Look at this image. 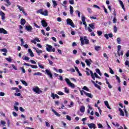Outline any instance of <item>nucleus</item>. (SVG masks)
Here are the masks:
<instances>
[{
  "mask_svg": "<svg viewBox=\"0 0 129 129\" xmlns=\"http://www.w3.org/2000/svg\"><path fill=\"white\" fill-rule=\"evenodd\" d=\"M119 3L123 11H125V8H124V5H123L122 1H121V0H119Z\"/></svg>",
  "mask_w": 129,
  "mask_h": 129,
  "instance_id": "aec40b11",
  "label": "nucleus"
},
{
  "mask_svg": "<svg viewBox=\"0 0 129 129\" xmlns=\"http://www.w3.org/2000/svg\"><path fill=\"white\" fill-rule=\"evenodd\" d=\"M125 55L126 57H129V50H127L126 54H125Z\"/></svg>",
  "mask_w": 129,
  "mask_h": 129,
  "instance_id": "774afa93",
  "label": "nucleus"
},
{
  "mask_svg": "<svg viewBox=\"0 0 129 129\" xmlns=\"http://www.w3.org/2000/svg\"><path fill=\"white\" fill-rule=\"evenodd\" d=\"M52 2L53 3V8H56V7L58 6V4H57V2H56V1L52 0Z\"/></svg>",
  "mask_w": 129,
  "mask_h": 129,
  "instance_id": "bb28decb",
  "label": "nucleus"
},
{
  "mask_svg": "<svg viewBox=\"0 0 129 129\" xmlns=\"http://www.w3.org/2000/svg\"><path fill=\"white\" fill-rule=\"evenodd\" d=\"M0 34H8V31L3 28H0Z\"/></svg>",
  "mask_w": 129,
  "mask_h": 129,
  "instance_id": "2eb2a0df",
  "label": "nucleus"
},
{
  "mask_svg": "<svg viewBox=\"0 0 129 129\" xmlns=\"http://www.w3.org/2000/svg\"><path fill=\"white\" fill-rule=\"evenodd\" d=\"M21 82H22V84L25 85V86H28V83L26 82V81L21 80Z\"/></svg>",
  "mask_w": 129,
  "mask_h": 129,
  "instance_id": "2f4dec72",
  "label": "nucleus"
},
{
  "mask_svg": "<svg viewBox=\"0 0 129 129\" xmlns=\"http://www.w3.org/2000/svg\"><path fill=\"white\" fill-rule=\"evenodd\" d=\"M94 75L95 77H96V78H98V79L100 78V77L98 76V75H97V74H96V73H95L94 74Z\"/></svg>",
  "mask_w": 129,
  "mask_h": 129,
  "instance_id": "5fc2aeb1",
  "label": "nucleus"
},
{
  "mask_svg": "<svg viewBox=\"0 0 129 129\" xmlns=\"http://www.w3.org/2000/svg\"><path fill=\"white\" fill-rule=\"evenodd\" d=\"M19 109L21 112H25V109H24L22 107H20Z\"/></svg>",
  "mask_w": 129,
  "mask_h": 129,
  "instance_id": "a18cd8bd",
  "label": "nucleus"
},
{
  "mask_svg": "<svg viewBox=\"0 0 129 129\" xmlns=\"http://www.w3.org/2000/svg\"><path fill=\"white\" fill-rule=\"evenodd\" d=\"M87 11H88V13H89V14H91V13H92V10L90 8H88Z\"/></svg>",
  "mask_w": 129,
  "mask_h": 129,
  "instance_id": "c03bdc74",
  "label": "nucleus"
},
{
  "mask_svg": "<svg viewBox=\"0 0 129 129\" xmlns=\"http://www.w3.org/2000/svg\"><path fill=\"white\" fill-rule=\"evenodd\" d=\"M90 72L91 77H92L93 80H95V76H94V74H93V72H92V71H90Z\"/></svg>",
  "mask_w": 129,
  "mask_h": 129,
  "instance_id": "cd10ccee",
  "label": "nucleus"
},
{
  "mask_svg": "<svg viewBox=\"0 0 129 129\" xmlns=\"http://www.w3.org/2000/svg\"><path fill=\"white\" fill-rule=\"evenodd\" d=\"M64 92H66V93H69V89H68L67 87L64 88Z\"/></svg>",
  "mask_w": 129,
  "mask_h": 129,
  "instance_id": "a19ab883",
  "label": "nucleus"
},
{
  "mask_svg": "<svg viewBox=\"0 0 129 129\" xmlns=\"http://www.w3.org/2000/svg\"><path fill=\"white\" fill-rule=\"evenodd\" d=\"M57 94H58V95H64V93L61 91H58Z\"/></svg>",
  "mask_w": 129,
  "mask_h": 129,
  "instance_id": "4d7b16f0",
  "label": "nucleus"
},
{
  "mask_svg": "<svg viewBox=\"0 0 129 129\" xmlns=\"http://www.w3.org/2000/svg\"><path fill=\"white\" fill-rule=\"evenodd\" d=\"M109 70H110V73H111V74H114V72H113V71L112 70V69H111V68H109Z\"/></svg>",
  "mask_w": 129,
  "mask_h": 129,
  "instance_id": "680f3d73",
  "label": "nucleus"
},
{
  "mask_svg": "<svg viewBox=\"0 0 129 129\" xmlns=\"http://www.w3.org/2000/svg\"><path fill=\"white\" fill-rule=\"evenodd\" d=\"M89 26L90 27V28H91V29H92L93 30H94L95 29V27L94 26V23H93L91 24H89Z\"/></svg>",
  "mask_w": 129,
  "mask_h": 129,
  "instance_id": "72a5a7b5",
  "label": "nucleus"
},
{
  "mask_svg": "<svg viewBox=\"0 0 129 129\" xmlns=\"http://www.w3.org/2000/svg\"><path fill=\"white\" fill-rule=\"evenodd\" d=\"M90 72L91 77H92L93 80H95V76H94V74H93V72H92V71H90Z\"/></svg>",
  "mask_w": 129,
  "mask_h": 129,
  "instance_id": "c85d7f7f",
  "label": "nucleus"
},
{
  "mask_svg": "<svg viewBox=\"0 0 129 129\" xmlns=\"http://www.w3.org/2000/svg\"><path fill=\"white\" fill-rule=\"evenodd\" d=\"M26 20H25V19L22 18L21 20V25H22V26H25V25L26 24Z\"/></svg>",
  "mask_w": 129,
  "mask_h": 129,
  "instance_id": "4be33fe9",
  "label": "nucleus"
},
{
  "mask_svg": "<svg viewBox=\"0 0 129 129\" xmlns=\"http://www.w3.org/2000/svg\"><path fill=\"white\" fill-rule=\"evenodd\" d=\"M105 105L109 109H111V108H110V106H109V104H108V101H104Z\"/></svg>",
  "mask_w": 129,
  "mask_h": 129,
  "instance_id": "393cba45",
  "label": "nucleus"
},
{
  "mask_svg": "<svg viewBox=\"0 0 129 129\" xmlns=\"http://www.w3.org/2000/svg\"><path fill=\"white\" fill-rule=\"evenodd\" d=\"M6 59L7 60V61H8V62H12V58L11 57H7Z\"/></svg>",
  "mask_w": 129,
  "mask_h": 129,
  "instance_id": "13d9d810",
  "label": "nucleus"
},
{
  "mask_svg": "<svg viewBox=\"0 0 129 129\" xmlns=\"http://www.w3.org/2000/svg\"><path fill=\"white\" fill-rule=\"evenodd\" d=\"M69 4L70 5H74V0H70Z\"/></svg>",
  "mask_w": 129,
  "mask_h": 129,
  "instance_id": "603ef678",
  "label": "nucleus"
},
{
  "mask_svg": "<svg viewBox=\"0 0 129 129\" xmlns=\"http://www.w3.org/2000/svg\"><path fill=\"white\" fill-rule=\"evenodd\" d=\"M60 34H61L62 37H63V38H65L66 37L65 34L64 33V31H60Z\"/></svg>",
  "mask_w": 129,
  "mask_h": 129,
  "instance_id": "e433bc0d",
  "label": "nucleus"
},
{
  "mask_svg": "<svg viewBox=\"0 0 129 129\" xmlns=\"http://www.w3.org/2000/svg\"><path fill=\"white\" fill-rule=\"evenodd\" d=\"M92 83L94 84V86H95L97 88H98V89H99L100 90V89H101V88H100V86L95 83V82H94V81H92Z\"/></svg>",
  "mask_w": 129,
  "mask_h": 129,
  "instance_id": "a211bd4d",
  "label": "nucleus"
},
{
  "mask_svg": "<svg viewBox=\"0 0 129 129\" xmlns=\"http://www.w3.org/2000/svg\"><path fill=\"white\" fill-rule=\"evenodd\" d=\"M104 37H105V38H106V39L107 40H108V39H109L108 34H105L104 35Z\"/></svg>",
  "mask_w": 129,
  "mask_h": 129,
  "instance_id": "052dcab7",
  "label": "nucleus"
},
{
  "mask_svg": "<svg viewBox=\"0 0 129 129\" xmlns=\"http://www.w3.org/2000/svg\"><path fill=\"white\" fill-rule=\"evenodd\" d=\"M118 110L120 112V115H121V116H123L124 115V112H123L122 109H121L120 108H119Z\"/></svg>",
  "mask_w": 129,
  "mask_h": 129,
  "instance_id": "5701e85b",
  "label": "nucleus"
},
{
  "mask_svg": "<svg viewBox=\"0 0 129 129\" xmlns=\"http://www.w3.org/2000/svg\"><path fill=\"white\" fill-rule=\"evenodd\" d=\"M80 41L81 46H83V45H88L89 44V40L87 39V37L84 36V38L82 37H80Z\"/></svg>",
  "mask_w": 129,
  "mask_h": 129,
  "instance_id": "f257e3e1",
  "label": "nucleus"
},
{
  "mask_svg": "<svg viewBox=\"0 0 129 129\" xmlns=\"http://www.w3.org/2000/svg\"><path fill=\"white\" fill-rule=\"evenodd\" d=\"M116 79L117 80L118 83H120V78L117 75H115Z\"/></svg>",
  "mask_w": 129,
  "mask_h": 129,
  "instance_id": "c9c22d12",
  "label": "nucleus"
},
{
  "mask_svg": "<svg viewBox=\"0 0 129 129\" xmlns=\"http://www.w3.org/2000/svg\"><path fill=\"white\" fill-rule=\"evenodd\" d=\"M36 42H38V43H40L41 42V41H40V39H39L38 37H36L34 40H31V42L33 43V44H35V45L37 44Z\"/></svg>",
  "mask_w": 129,
  "mask_h": 129,
  "instance_id": "9b49d317",
  "label": "nucleus"
},
{
  "mask_svg": "<svg viewBox=\"0 0 129 129\" xmlns=\"http://www.w3.org/2000/svg\"><path fill=\"white\" fill-rule=\"evenodd\" d=\"M74 11L73 10V7L72 6H70V12L72 16H73V12Z\"/></svg>",
  "mask_w": 129,
  "mask_h": 129,
  "instance_id": "b1692460",
  "label": "nucleus"
},
{
  "mask_svg": "<svg viewBox=\"0 0 129 129\" xmlns=\"http://www.w3.org/2000/svg\"><path fill=\"white\" fill-rule=\"evenodd\" d=\"M120 49H121V46H120V45H118L117 46V54H118V56H120V53H119V51H120Z\"/></svg>",
  "mask_w": 129,
  "mask_h": 129,
  "instance_id": "412c9836",
  "label": "nucleus"
},
{
  "mask_svg": "<svg viewBox=\"0 0 129 129\" xmlns=\"http://www.w3.org/2000/svg\"><path fill=\"white\" fill-rule=\"evenodd\" d=\"M67 24L70 25V26H71L73 28H75V25H74V23H73V21L69 18L67 19Z\"/></svg>",
  "mask_w": 129,
  "mask_h": 129,
  "instance_id": "39448f33",
  "label": "nucleus"
},
{
  "mask_svg": "<svg viewBox=\"0 0 129 129\" xmlns=\"http://www.w3.org/2000/svg\"><path fill=\"white\" fill-rule=\"evenodd\" d=\"M116 21H117V20H116V17H114V18H113V23L114 24H115V23H116Z\"/></svg>",
  "mask_w": 129,
  "mask_h": 129,
  "instance_id": "6e6d98bb",
  "label": "nucleus"
},
{
  "mask_svg": "<svg viewBox=\"0 0 129 129\" xmlns=\"http://www.w3.org/2000/svg\"><path fill=\"white\" fill-rule=\"evenodd\" d=\"M17 8H18L19 10L20 11V12H22L23 14L25 15V16H28V14L27 13L25 12V9H24V8L20 6L19 5L17 6Z\"/></svg>",
  "mask_w": 129,
  "mask_h": 129,
  "instance_id": "0eeeda50",
  "label": "nucleus"
},
{
  "mask_svg": "<svg viewBox=\"0 0 129 129\" xmlns=\"http://www.w3.org/2000/svg\"><path fill=\"white\" fill-rule=\"evenodd\" d=\"M96 72L98 73V74H99L100 76H101L102 75V74H101V72H100V70H99V69H96Z\"/></svg>",
  "mask_w": 129,
  "mask_h": 129,
  "instance_id": "473e14b6",
  "label": "nucleus"
},
{
  "mask_svg": "<svg viewBox=\"0 0 129 129\" xmlns=\"http://www.w3.org/2000/svg\"><path fill=\"white\" fill-rule=\"evenodd\" d=\"M46 51H47V52H52V49L53 48V46H52V45L46 44Z\"/></svg>",
  "mask_w": 129,
  "mask_h": 129,
  "instance_id": "6e6552de",
  "label": "nucleus"
},
{
  "mask_svg": "<svg viewBox=\"0 0 129 129\" xmlns=\"http://www.w3.org/2000/svg\"><path fill=\"white\" fill-rule=\"evenodd\" d=\"M107 84L108 85V88H109L110 89H111V88H112V86L110 85L109 82H107Z\"/></svg>",
  "mask_w": 129,
  "mask_h": 129,
  "instance_id": "09e8293b",
  "label": "nucleus"
},
{
  "mask_svg": "<svg viewBox=\"0 0 129 129\" xmlns=\"http://www.w3.org/2000/svg\"><path fill=\"white\" fill-rule=\"evenodd\" d=\"M76 14H78V17H79V18H80V15H81V13H80V12L79 11H78V10H77L76 11Z\"/></svg>",
  "mask_w": 129,
  "mask_h": 129,
  "instance_id": "de8ad7c7",
  "label": "nucleus"
},
{
  "mask_svg": "<svg viewBox=\"0 0 129 129\" xmlns=\"http://www.w3.org/2000/svg\"><path fill=\"white\" fill-rule=\"evenodd\" d=\"M52 111L54 112V113L55 114V115H56V116H61V115L58 113V112H57V111H56V110H55L54 109H52Z\"/></svg>",
  "mask_w": 129,
  "mask_h": 129,
  "instance_id": "c756f323",
  "label": "nucleus"
},
{
  "mask_svg": "<svg viewBox=\"0 0 129 129\" xmlns=\"http://www.w3.org/2000/svg\"><path fill=\"white\" fill-rule=\"evenodd\" d=\"M33 76H42V73H40V72H37V73H35L34 74H33Z\"/></svg>",
  "mask_w": 129,
  "mask_h": 129,
  "instance_id": "7c9ffc66",
  "label": "nucleus"
},
{
  "mask_svg": "<svg viewBox=\"0 0 129 129\" xmlns=\"http://www.w3.org/2000/svg\"><path fill=\"white\" fill-rule=\"evenodd\" d=\"M2 52H4L5 53H8V50L6 48H3L1 49Z\"/></svg>",
  "mask_w": 129,
  "mask_h": 129,
  "instance_id": "8fccbe9b",
  "label": "nucleus"
},
{
  "mask_svg": "<svg viewBox=\"0 0 129 129\" xmlns=\"http://www.w3.org/2000/svg\"><path fill=\"white\" fill-rule=\"evenodd\" d=\"M97 33L98 36H101V35H102V31H97Z\"/></svg>",
  "mask_w": 129,
  "mask_h": 129,
  "instance_id": "49530a36",
  "label": "nucleus"
},
{
  "mask_svg": "<svg viewBox=\"0 0 129 129\" xmlns=\"http://www.w3.org/2000/svg\"><path fill=\"white\" fill-rule=\"evenodd\" d=\"M65 81L67 82L68 85H69V86H70V87H72V88H75V85H74V84L71 83V82L70 81V80H69V79L66 78Z\"/></svg>",
  "mask_w": 129,
  "mask_h": 129,
  "instance_id": "20e7f679",
  "label": "nucleus"
},
{
  "mask_svg": "<svg viewBox=\"0 0 129 129\" xmlns=\"http://www.w3.org/2000/svg\"><path fill=\"white\" fill-rule=\"evenodd\" d=\"M51 97H52L53 99H55V97L57 99H59V96H58V95H57V94H54V93H51Z\"/></svg>",
  "mask_w": 129,
  "mask_h": 129,
  "instance_id": "f3484780",
  "label": "nucleus"
},
{
  "mask_svg": "<svg viewBox=\"0 0 129 129\" xmlns=\"http://www.w3.org/2000/svg\"><path fill=\"white\" fill-rule=\"evenodd\" d=\"M30 67H31V68H33V69H37V68H38V66L31 64V66H30Z\"/></svg>",
  "mask_w": 129,
  "mask_h": 129,
  "instance_id": "58836bf2",
  "label": "nucleus"
},
{
  "mask_svg": "<svg viewBox=\"0 0 129 129\" xmlns=\"http://www.w3.org/2000/svg\"><path fill=\"white\" fill-rule=\"evenodd\" d=\"M23 60H25L26 61H29V60H30V57L28 56H25L24 58H23Z\"/></svg>",
  "mask_w": 129,
  "mask_h": 129,
  "instance_id": "3c124183",
  "label": "nucleus"
},
{
  "mask_svg": "<svg viewBox=\"0 0 129 129\" xmlns=\"http://www.w3.org/2000/svg\"><path fill=\"white\" fill-rule=\"evenodd\" d=\"M33 91L34 92H35V93H37V94H40V93H43V91L42 90L40 89V88L38 87H35L32 89Z\"/></svg>",
  "mask_w": 129,
  "mask_h": 129,
  "instance_id": "7ed1b4c3",
  "label": "nucleus"
},
{
  "mask_svg": "<svg viewBox=\"0 0 129 129\" xmlns=\"http://www.w3.org/2000/svg\"><path fill=\"white\" fill-rule=\"evenodd\" d=\"M21 70L23 73H26V70H25V68H24V67H21Z\"/></svg>",
  "mask_w": 129,
  "mask_h": 129,
  "instance_id": "864d4df0",
  "label": "nucleus"
},
{
  "mask_svg": "<svg viewBox=\"0 0 129 129\" xmlns=\"http://www.w3.org/2000/svg\"><path fill=\"white\" fill-rule=\"evenodd\" d=\"M6 3L8 4V5H6L7 7L11 6V2H10V0H6Z\"/></svg>",
  "mask_w": 129,
  "mask_h": 129,
  "instance_id": "37998d69",
  "label": "nucleus"
},
{
  "mask_svg": "<svg viewBox=\"0 0 129 129\" xmlns=\"http://www.w3.org/2000/svg\"><path fill=\"white\" fill-rule=\"evenodd\" d=\"M25 29L27 30V31L29 32H31L33 30V28L31 26V25L26 26Z\"/></svg>",
  "mask_w": 129,
  "mask_h": 129,
  "instance_id": "6ab92c4d",
  "label": "nucleus"
},
{
  "mask_svg": "<svg viewBox=\"0 0 129 129\" xmlns=\"http://www.w3.org/2000/svg\"><path fill=\"white\" fill-rule=\"evenodd\" d=\"M45 74H47V76L51 79H53V75H52V73L49 70H45Z\"/></svg>",
  "mask_w": 129,
  "mask_h": 129,
  "instance_id": "423d86ee",
  "label": "nucleus"
},
{
  "mask_svg": "<svg viewBox=\"0 0 129 129\" xmlns=\"http://www.w3.org/2000/svg\"><path fill=\"white\" fill-rule=\"evenodd\" d=\"M83 89L84 90H86V91H89V89H88V88L86 86H84Z\"/></svg>",
  "mask_w": 129,
  "mask_h": 129,
  "instance_id": "ea45409f",
  "label": "nucleus"
},
{
  "mask_svg": "<svg viewBox=\"0 0 129 129\" xmlns=\"http://www.w3.org/2000/svg\"><path fill=\"white\" fill-rule=\"evenodd\" d=\"M33 49L34 50H35V51H36V53H37V54L39 56H40V54H42V53L43 52V51H42V50H39V48H38L34 47Z\"/></svg>",
  "mask_w": 129,
  "mask_h": 129,
  "instance_id": "9d476101",
  "label": "nucleus"
},
{
  "mask_svg": "<svg viewBox=\"0 0 129 129\" xmlns=\"http://www.w3.org/2000/svg\"><path fill=\"white\" fill-rule=\"evenodd\" d=\"M120 42H121V40L120 39V38L118 37V38H117V43L118 44H120Z\"/></svg>",
  "mask_w": 129,
  "mask_h": 129,
  "instance_id": "79ce46f5",
  "label": "nucleus"
},
{
  "mask_svg": "<svg viewBox=\"0 0 129 129\" xmlns=\"http://www.w3.org/2000/svg\"><path fill=\"white\" fill-rule=\"evenodd\" d=\"M37 14H40L41 15H42V16H48V10H45L44 12V9H41L38 10L36 12Z\"/></svg>",
  "mask_w": 129,
  "mask_h": 129,
  "instance_id": "f03ea898",
  "label": "nucleus"
},
{
  "mask_svg": "<svg viewBox=\"0 0 129 129\" xmlns=\"http://www.w3.org/2000/svg\"><path fill=\"white\" fill-rule=\"evenodd\" d=\"M113 30L114 33H116L117 32V27H116V26L114 25L113 26Z\"/></svg>",
  "mask_w": 129,
  "mask_h": 129,
  "instance_id": "4c0bfd02",
  "label": "nucleus"
},
{
  "mask_svg": "<svg viewBox=\"0 0 129 129\" xmlns=\"http://www.w3.org/2000/svg\"><path fill=\"white\" fill-rule=\"evenodd\" d=\"M12 67L14 70H18V68H17V67L15 66V64H12Z\"/></svg>",
  "mask_w": 129,
  "mask_h": 129,
  "instance_id": "bf43d9fd",
  "label": "nucleus"
},
{
  "mask_svg": "<svg viewBox=\"0 0 129 129\" xmlns=\"http://www.w3.org/2000/svg\"><path fill=\"white\" fill-rule=\"evenodd\" d=\"M83 93L87 96V97H89L90 98H92V97H93V95H92L91 93H87L85 91H83Z\"/></svg>",
  "mask_w": 129,
  "mask_h": 129,
  "instance_id": "ddd939ff",
  "label": "nucleus"
},
{
  "mask_svg": "<svg viewBox=\"0 0 129 129\" xmlns=\"http://www.w3.org/2000/svg\"><path fill=\"white\" fill-rule=\"evenodd\" d=\"M0 16H1L2 20H6V14L2 11H0Z\"/></svg>",
  "mask_w": 129,
  "mask_h": 129,
  "instance_id": "dca6fc26",
  "label": "nucleus"
},
{
  "mask_svg": "<svg viewBox=\"0 0 129 129\" xmlns=\"http://www.w3.org/2000/svg\"><path fill=\"white\" fill-rule=\"evenodd\" d=\"M12 113L14 116H18V114L16 112L13 111Z\"/></svg>",
  "mask_w": 129,
  "mask_h": 129,
  "instance_id": "338daca9",
  "label": "nucleus"
},
{
  "mask_svg": "<svg viewBox=\"0 0 129 129\" xmlns=\"http://www.w3.org/2000/svg\"><path fill=\"white\" fill-rule=\"evenodd\" d=\"M100 49H101V47L99 46H95V50L96 51H99V50H100Z\"/></svg>",
  "mask_w": 129,
  "mask_h": 129,
  "instance_id": "f704fd0d",
  "label": "nucleus"
},
{
  "mask_svg": "<svg viewBox=\"0 0 129 129\" xmlns=\"http://www.w3.org/2000/svg\"><path fill=\"white\" fill-rule=\"evenodd\" d=\"M34 27H36V28H37V29H40V27L38 26V25L36 24V23H34Z\"/></svg>",
  "mask_w": 129,
  "mask_h": 129,
  "instance_id": "0e129e2a",
  "label": "nucleus"
},
{
  "mask_svg": "<svg viewBox=\"0 0 129 129\" xmlns=\"http://www.w3.org/2000/svg\"><path fill=\"white\" fill-rule=\"evenodd\" d=\"M88 126L90 128H96V125L93 123H88Z\"/></svg>",
  "mask_w": 129,
  "mask_h": 129,
  "instance_id": "1a4fd4ad",
  "label": "nucleus"
},
{
  "mask_svg": "<svg viewBox=\"0 0 129 129\" xmlns=\"http://www.w3.org/2000/svg\"><path fill=\"white\" fill-rule=\"evenodd\" d=\"M80 111L83 113L85 111V107L84 106H81L80 108Z\"/></svg>",
  "mask_w": 129,
  "mask_h": 129,
  "instance_id": "a878e982",
  "label": "nucleus"
},
{
  "mask_svg": "<svg viewBox=\"0 0 129 129\" xmlns=\"http://www.w3.org/2000/svg\"><path fill=\"white\" fill-rule=\"evenodd\" d=\"M125 66H128V67H129V61H128V60H126L125 61Z\"/></svg>",
  "mask_w": 129,
  "mask_h": 129,
  "instance_id": "e2e57ef3",
  "label": "nucleus"
},
{
  "mask_svg": "<svg viewBox=\"0 0 129 129\" xmlns=\"http://www.w3.org/2000/svg\"><path fill=\"white\" fill-rule=\"evenodd\" d=\"M85 62L86 63L87 66H90L92 60L91 59H85Z\"/></svg>",
  "mask_w": 129,
  "mask_h": 129,
  "instance_id": "4468645a",
  "label": "nucleus"
},
{
  "mask_svg": "<svg viewBox=\"0 0 129 129\" xmlns=\"http://www.w3.org/2000/svg\"><path fill=\"white\" fill-rule=\"evenodd\" d=\"M41 25L44 28H46L48 26V23L46 22V20H42Z\"/></svg>",
  "mask_w": 129,
  "mask_h": 129,
  "instance_id": "f8f14e48",
  "label": "nucleus"
},
{
  "mask_svg": "<svg viewBox=\"0 0 129 129\" xmlns=\"http://www.w3.org/2000/svg\"><path fill=\"white\" fill-rule=\"evenodd\" d=\"M67 119H68V120H71V117L69 115H67Z\"/></svg>",
  "mask_w": 129,
  "mask_h": 129,
  "instance_id": "69168bd1",
  "label": "nucleus"
}]
</instances>
